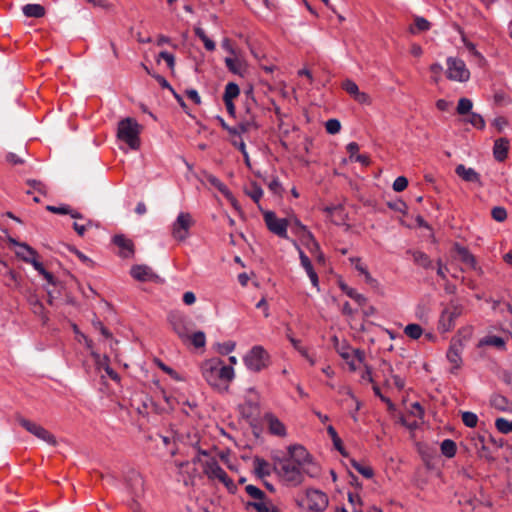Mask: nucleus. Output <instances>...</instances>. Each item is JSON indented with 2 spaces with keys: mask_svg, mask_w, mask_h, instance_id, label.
<instances>
[{
  "mask_svg": "<svg viewBox=\"0 0 512 512\" xmlns=\"http://www.w3.org/2000/svg\"><path fill=\"white\" fill-rule=\"evenodd\" d=\"M46 209L51 213L60 215H68L71 213V207L67 204H62L60 206L48 205L46 206Z\"/></svg>",
  "mask_w": 512,
  "mask_h": 512,
  "instance_id": "de8ad7c7",
  "label": "nucleus"
},
{
  "mask_svg": "<svg viewBox=\"0 0 512 512\" xmlns=\"http://www.w3.org/2000/svg\"><path fill=\"white\" fill-rule=\"evenodd\" d=\"M159 58L163 59L166 63L169 69L173 70L175 67V57L172 53L168 51H161L159 53Z\"/></svg>",
  "mask_w": 512,
  "mask_h": 512,
  "instance_id": "864d4df0",
  "label": "nucleus"
},
{
  "mask_svg": "<svg viewBox=\"0 0 512 512\" xmlns=\"http://www.w3.org/2000/svg\"><path fill=\"white\" fill-rule=\"evenodd\" d=\"M245 491L250 497L259 501L264 500L266 497L265 493L260 488L251 484L245 487Z\"/></svg>",
  "mask_w": 512,
  "mask_h": 512,
  "instance_id": "a18cd8bd",
  "label": "nucleus"
},
{
  "mask_svg": "<svg viewBox=\"0 0 512 512\" xmlns=\"http://www.w3.org/2000/svg\"><path fill=\"white\" fill-rule=\"evenodd\" d=\"M301 468L302 466H299L295 461L284 458L278 459L274 466V470L281 480L291 487H296L303 483L304 476Z\"/></svg>",
  "mask_w": 512,
  "mask_h": 512,
  "instance_id": "f03ea898",
  "label": "nucleus"
},
{
  "mask_svg": "<svg viewBox=\"0 0 512 512\" xmlns=\"http://www.w3.org/2000/svg\"><path fill=\"white\" fill-rule=\"evenodd\" d=\"M264 419L268 424V429L271 434L279 437L286 436L287 432L285 425L275 415L267 413Z\"/></svg>",
  "mask_w": 512,
  "mask_h": 512,
  "instance_id": "6ab92c4d",
  "label": "nucleus"
},
{
  "mask_svg": "<svg viewBox=\"0 0 512 512\" xmlns=\"http://www.w3.org/2000/svg\"><path fill=\"white\" fill-rule=\"evenodd\" d=\"M455 173L466 182L478 183L481 185V176L473 168H467L465 165L459 164L455 168Z\"/></svg>",
  "mask_w": 512,
  "mask_h": 512,
  "instance_id": "aec40b11",
  "label": "nucleus"
},
{
  "mask_svg": "<svg viewBox=\"0 0 512 512\" xmlns=\"http://www.w3.org/2000/svg\"><path fill=\"white\" fill-rule=\"evenodd\" d=\"M8 242L13 246L18 247L15 253L22 261H24V258L31 259L34 256H38L37 251L25 242H19L11 236L8 237Z\"/></svg>",
  "mask_w": 512,
  "mask_h": 512,
  "instance_id": "dca6fc26",
  "label": "nucleus"
},
{
  "mask_svg": "<svg viewBox=\"0 0 512 512\" xmlns=\"http://www.w3.org/2000/svg\"><path fill=\"white\" fill-rule=\"evenodd\" d=\"M37 257L38 256H34L31 259L24 258V262L31 264L33 266V268L39 274H41L45 270V268H44L43 264L37 260Z\"/></svg>",
  "mask_w": 512,
  "mask_h": 512,
  "instance_id": "052dcab7",
  "label": "nucleus"
},
{
  "mask_svg": "<svg viewBox=\"0 0 512 512\" xmlns=\"http://www.w3.org/2000/svg\"><path fill=\"white\" fill-rule=\"evenodd\" d=\"M140 125L134 118L127 117L118 123L117 137L125 142L131 149L140 147Z\"/></svg>",
  "mask_w": 512,
  "mask_h": 512,
  "instance_id": "7ed1b4c3",
  "label": "nucleus"
},
{
  "mask_svg": "<svg viewBox=\"0 0 512 512\" xmlns=\"http://www.w3.org/2000/svg\"><path fill=\"white\" fill-rule=\"evenodd\" d=\"M248 506L253 507L257 512H270L271 508L267 506L266 503L262 501L249 502Z\"/></svg>",
  "mask_w": 512,
  "mask_h": 512,
  "instance_id": "bf43d9fd",
  "label": "nucleus"
},
{
  "mask_svg": "<svg viewBox=\"0 0 512 512\" xmlns=\"http://www.w3.org/2000/svg\"><path fill=\"white\" fill-rule=\"evenodd\" d=\"M112 243L119 248L118 255L122 258H131L135 254L134 243L124 234H116L112 238Z\"/></svg>",
  "mask_w": 512,
  "mask_h": 512,
  "instance_id": "ddd939ff",
  "label": "nucleus"
},
{
  "mask_svg": "<svg viewBox=\"0 0 512 512\" xmlns=\"http://www.w3.org/2000/svg\"><path fill=\"white\" fill-rule=\"evenodd\" d=\"M268 187L269 189L274 193V194H277V195H280L281 192H282V185L279 181V179L277 177L273 178L269 184H268Z\"/></svg>",
  "mask_w": 512,
  "mask_h": 512,
  "instance_id": "4d7b16f0",
  "label": "nucleus"
},
{
  "mask_svg": "<svg viewBox=\"0 0 512 512\" xmlns=\"http://www.w3.org/2000/svg\"><path fill=\"white\" fill-rule=\"evenodd\" d=\"M207 181L210 185L215 187L219 192H221L225 197L230 198L232 194L228 187L216 176L210 174L207 176Z\"/></svg>",
  "mask_w": 512,
  "mask_h": 512,
  "instance_id": "473e14b6",
  "label": "nucleus"
},
{
  "mask_svg": "<svg viewBox=\"0 0 512 512\" xmlns=\"http://www.w3.org/2000/svg\"><path fill=\"white\" fill-rule=\"evenodd\" d=\"M307 499L309 501V508L314 511H323L328 506L327 495L316 489L307 491Z\"/></svg>",
  "mask_w": 512,
  "mask_h": 512,
  "instance_id": "2eb2a0df",
  "label": "nucleus"
},
{
  "mask_svg": "<svg viewBox=\"0 0 512 512\" xmlns=\"http://www.w3.org/2000/svg\"><path fill=\"white\" fill-rule=\"evenodd\" d=\"M93 326L98 329L105 338L112 337V333L103 325L100 320L93 321Z\"/></svg>",
  "mask_w": 512,
  "mask_h": 512,
  "instance_id": "69168bd1",
  "label": "nucleus"
},
{
  "mask_svg": "<svg viewBox=\"0 0 512 512\" xmlns=\"http://www.w3.org/2000/svg\"><path fill=\"white\" fill-rule=\"evenodd\" d=\"M104 361L106 362L105 364V367H104V370L105 372L107 373V375L115 382H119L120 381V376L119 374L110 367V365L108 364L109 362V358L107 356H104Z\"/></svg>",
  "mask_w": 512,
  "mask_h": 512,
  "instance_id": "6e6d98bb",
  "label": "nucleus"
},
{
  "mask_svg": "<svg viewBox=\"0 0 512 512\" xmlns=\"http://www.w3.org/2000/svg\"><path fill=\"white\" fill-rule=\"evenodd\" d=\"M18 423L26 429L29 433L33 434L37 438L43 440L49 445L55 446L57 444L56 438L53 434H51L48 430H46L41 425L32 422L26 418L20 417L18 418Z\"/></svg>",
  "mask_w": 512,
  "mask_h": 512,
  "instance_id": "1a4fd4ad",
  "label": "nucleus"
},
{
  "mask_svg": "<svg viewBox=\"0 0 512 512\" xmlns=\"http://www.w3.org/2000/svg\"><path fill=\"white\" fill-rule=\"evenodd\" d=\"M194 32L195 35L203 42L204 47L208 51H213L215 49V42L206 35L204 29H202L201 27H195Z\"/></svg>",
  "mask_w": 512,
  "mask_h": 512,
  "instance_id": "e433bc0d",
  "label": "nucleus"
},
{
  "mask_svg": "<svg viewBox=\"0 0 512 512\" xmlns=\"http://www.w3.org/2000/svg\"><path fill=\"white\" fill-rule=\"evenodd\" d=\"M220 124L232 136H241L244 133L249 132L251 129H257L258 124L256 123V117L252 113L250 108L246 109V114L238 125L229 126L223 118L218 117Z\"/></svg>",
  "mask_w": 512,
  "mask_h": 512,
  "instance_id": "423d86ee",
  "label": "nucleus"
},
{
  "mask_svg": "<svg viewBox=\"0 0 512 512\" xmlns=\"http://www.w3.org/2000/svg\"><path fill=\"white\" fill-rule=\"evenodd\" d=\"M263 216L265 224L270 232L280 238H288V220L286 218H277L273 211H264Z\"/></svg>",
  "mask_w": 512,
  "mask_h": 512,
  "instance_id": "6e6552de",
  "label": "nucleus"
},
{
  "mask_svg": "<svg viewBox=\"0 0 512 512\" xmlns=\"http://www.w3.org/2000/svg\"><path fill=\"white\" fill-rule=\"evenodd\" d=\"M235 342L227 341L219 345V352L223 355H228L235 348Z\"/></svg>",
  "mask_w": 512,
  "mask_h": 512,
  "instance_id": "13d9d810",
  "label": "nucleus"
},
{
  "mask_svg": "<svg viewBox=\"0 0 512 512\" xmlns=\"http://www.w3.org/2000/svg\"><path fill=\"white\" fill-rule=\"evenodd\" d=\"M325 128L329 134H336L341 129V123L338 119L332 118L326 121Z\"/></svg>",
  "mask_w": 512,
  "mask_h": 512,
  "instance_id": "8fccbe9b",
  "label": "nucleus"
},
{
  "mask_svg": "<svg viewBox=\"0 0 512 512\" xmlns=\"http://www.w3.org/2000/svg\"><path fill=\"white\" fill-rule=\"evenodd\" d=\"M193 224L190 213L180 212L172 225V235L178 241H184L189 236V229Z\"/></svg>",
  "mask_w": 512,
  "mask_h": 512,
  "instance_id": "9d476101",
  "label": "nucleus"
},
{
  "mask_svg": "<svg viewBox=\"0 0 512 512\" xmlns=\"http://www.w3.org/2000/svg\"><path fill=\"white\" fill-rule=\"evenodd\" d=\"M495 427L502 434L512 433V420L499 417L495 420Z\"/></svg>",
  "mask_w": 512,
  "mask_h": 512,
  "instance_id": "a19ab883",
  "label": "nucleus"
},
{
  "mask_svg": "<svg viewBox=\"0 0 512 512\" xmlns=\"http://www.w3.org/2000/svg\"><path fill=\"white\" fill-rule=\"evenodd\" d=\"M225 64L228 68V70L234 74H241L240 67L236 59L231 57L225 58Z\"/></svg>",
  "mask_w": 512,
  "mask_h": 512,
  "instance_id": "5fc2aeb1",
  "label": "nucleus"
},
{
  "mask_svg": "<svg viewBox=\"0 0 512 512\" xmlns=\"http://www.w3.org/2000/svg\"><path fill=\"white\" fill-rule=\"evenodd\" d=\"M204 472L211 479H219L225 470L219 465L217 460L211 459L206 462Z\"/></svg>",
  "mask_w": 512,
  "mask_h": 512,
  "instance_id": "bb28decb",
  "label": "nucleus"
},
{
  "mask_svg": "<svg viewBox=\"0 0 512 512\" xmlns=\"http://www.w3.org/2000/svg\"><path fill=\"white\" fill-rule=\"evenodd\" d=\"M128 490L132 498L143 497L145 492L143 478L138 474L132 476L128 481Z\"/></svg>",
  "mask_w": 512,
  "mask_h": 512,
  "instance_id": "412c9836",
  "label": "nucleus"
},
{
  "mask_svg": "<svg viewBox=\"0 0 512 512\" xmlns=\"http://www.w3.org/2000/svg\"><path fill=\"white\" fill-rule=\"evenodd\" d=\"M246 195H248L255 203H259L263 196V189L256 182H251L250 186L245 189Z\"/></svg>",
  "mask_w": 512,
  "mask_h": 512,
  "instance_id": "f704fd0d",
  "label": "nucleus"
},
{
  "mask_svg": "<svg viewBox=\"0 0 512 512\" xmlns=\"http://www.w3.org/2000/svg\"><path fill=\"white\" fill-rule=\"evenodd\" d=\"M130 275L140 282H147L156 277L153 270L144 264L133 265L130 269Z\"/></svg>",
  "mask_w": 512,
  "mask_h": 512,
  "instance_id": "f3484780",
  "label": "nucleus"
},
{
  "mask_svg": "<svg viewBox=\"0 0 512 512\" xmlns=\"http://www.w3.org/2000/svg\"><path fill=\"white\" fill-rule=\"evenodd\" d=\"M440 449H441V453L444 456H446L447 458H452L456 454L457 446L453 440L445 439L442 441Z\"/></svg>",
  "mask_w": 512,
  "mask_h": 512,
  "instance_id": "c9c22d12",
  "label": "nucleus"
},
{
  "mask_svg": "<svg viewBox=\"0 0 512 512\" xmlns=\"http://www.w3.org/2000/svg\"><path fill=\"white\" fill-rule=\"evenodd\" d=\"M465 122L470 123L473 127L480 130H483L486 125L484 118L475 112H470L468 117L465 119Z\"/></svg>",
  "mask_w": 512,
  "mask_h": 512,
  "instance_id": "58836bf2",
  "label": "nucleus"
},
{
  "mask_svg": "<svg viewBox=\"0 0 512 512\" xmlns=\"http://www.w3.org/2000/svg\"><path fill=\"white\" fill-rule=\"evenodd\" d=\"M343 89L348 93L350 94L351 96H355L358 91H359V88H358V85L352 81V80H349L347 79L346 81L343 82Z\"/></svg>",
  "mask_w": 512,
  "mask_h": 512,
  "instance_id": "603ef678",
  "label": "nucleus"
},
{
  "mask_svg": "<svg viewBox=\"0 0 512 512\" xmlns=\"http://www.w3.org/2000/svg\"><path fill=\"white\" fill-rule=\"evenodd\" d=\"M327 433L331 437L335 449L339 451L341 455L347 456V452L343 447L342 440L338 436L336 429L332 425L327 426Z\"/></svg>",
  "mask_w": 512,
  "mask_h": 512,
  "instance_id": "c756f323",
  "label": "nucleus"
},
{
  "mask_svg": "<svg viewBox=\"0 0 512 512\" xmlns=\"http://www.w3.org/2000/svg\"><path fill=\"white\" fill-rule=\"evenodd\" d=\"M483 346H494L499 350H505L506 342L504 338L496 335H488L479 340L477 347L481 348Z\"/></svg>",
  "mask_w": 512,
  "mask_h": 512,
  "instance_id": "393cba45",
  "label": "nucleus"
},
{
  "mask_svg": "<svg viewBox=\"0 0 512 512\" xmlns=\"http://www.w3.org/2000/svg\"><path fill=\"white\" fill-rule=\"evenodd\" d=\"M351 465L353 468H355L362 476H364L367 479H370L373 477L374 473L371 467L369 466H363L359 462H357L355 459L351 460Z\"/></svg>",
  "mask_w": 512,
  "mask_h": 512,
  "instance_id": "37998d69",
  "label": "nucleus"
},
{
  "mask_svg": "<svg viewBox=\"0 0 512 512\" xmlns=\"http://www.w3.org/2000/svg\"><path fill=\"white\" fill-rule=\"evenodd\" d=\"M22 12L29 18H41L45 15V8L40 4H26L22 7Z\"/></svg>",
  "mask_w": 512,
  "mask_h": 512,
  "instance_id": "cd10ccee",
  "label": "nucleus"
},
{
  "mask_svg": "<svg viewBox=\"0 0 512 512\" xmlns=\"http://www.w3.org/2000/svg\"><path fill=\"white\" fill-rule=\"evenodd\" d=\"M454 250L457 253V255L459 256V259L461 260V262L468 265L472 269L477 268V262H476L474 255L471 254L470 251L466 247L460 245L459 243H455Z\"/></svg>",
  "mask_w": 512,
  "mask_h": 512,
  "instance_id": "b1692460",
  "label": "nucleus"
},
{
  "mask_svg": "<svg viewBox=\"0 0 512 512\" xmlns=\"http://www.w3.org/2000/svg\"><path fill=\"white\" fill-rule=\"evenodd\" d=\"M462 421L465 426L474 428L478 423V416L474 412L464 411L462 412Z\"/></svg>",
  "mask_w": 512,
  "mask_h": 512,
  "instance_id": "79ce46f5",
  "label": "nucleus"
},
{
  "mask_svg": "<svg viewBox=\"0 0 512 512\" xmlns=\"http://www.w3.org/2000/svg\"><path fill=\"white\" fill-rule=\"evenodd\" d=\"M196 348H202L206 343L205 333L202 331L195 332L189 339Z\"/></svg>",
  "mask_w": 512,
  "mask_h": 512,
  "instance_id": "49530a36",
  "label": "nucleus"
},
{
  "mask_svg": "<svg viewBox=\"0 0 512 512\" xmlns=\"http://www.w3.org/2000/svg\"><path fill=\"white\" fill-rule=\"evenodd\" d=\"M463 306L451 301L441 312L438 321V330L441 333L451 331L455 326V320L462 314Z\"/></svg>",
  "mask_w": 512,
  "mask_h": 512,
  "instance_id": "39448f33",
  "label": "nucleus"
},
{
  "mask_svg": "<svg viewBox=\"0 0 512 512\" xmlns=\"http://www.w3.org/2000/svg\"><path fill=\"white\" fill-rule=\"evenodd\" d=\"M410 413L417 417V418H420L422 419L423 416H424V409L423 407L420 405L419 402H414L413 404H411V411Z\"/></svg>",
  "mask_w": 512,
  "mask_h": 512,
  "instance_id": "e2e57ef3",
  "label": "nucleus"
},
{
  "mask_svg": "<svg viewBox=\"0 0 512 512\" xmlns=\"http://www.w3.org/2000/svg\"><path fill=\"white\" fill-rule=\"evenodd\" d=\"M431 28V23L421 16L414 18V26L409 28L410 33L416 34L418 32L428 31Z\"/></svg>",
  "mask_w": 512,
  "mask_h": 512,
  "instance_id": "7c9ffc66",
  "label": "nucleus"
},
{
  "mask_svg": "<svg viewBox=\"0 0 512 512\" xmlns=\"http://www.w3.org/2000/svg\"><path fill=\"white\" fill-rule=\"evenodd\" d=\"M297 249L299 251V258H300V262H301V265L302 267L305 269L312 285L314 287H317L319 286V278H318V275L317 273L315 272L314 268H313V265L309 259V257L304 253V251L299 247L297 246Z\"/></svg>",
  "mask_w": 512,
  "mask_h": 512,
  "instance_id": "a211bd4d",
  "label": "nucleus"
},
{
  "mask_svg": "<svg viewBox=\"0 0 512 512\" xmlns=\"http://www.w3.org/2000/svg\"><path fill=\"white\" fill-rule=\"evenodd\" d=\"M464 344L461 339L453 338L451 344L447 350L446 357L448 361L453 364L451 368V373H456L458 369H460L462 365L461 353L463 350Z\"/></svg>",
  "mask_w": 512,
  "mask_h": 512,
  "instance_id": "f8f14e48",
  "label": "nucleus"
},
{
  "mask_svg": "<svg viewBox=\"0 0 512 512\" xmlns=\"http://www.w3.org/2000/svg\"><path fill=\"white\" fill-rule=\"evenodd\" d=\"M244 364L248 370L260 372L268 366L269 354L263 346H253L244 356Z\"/></svg>",
  "mask_w": 512,
  "mask_h": 512,
  "instance_id": "20e7f679",
  "label": "nucleus"
},
{
  "mask_svg": "<svg viewBox=\"0 0 512 512\" xmlns=\"http://www.w3.org/2000/svg\"><path fill=\"white\" fill-rule=\"evenodd\" d=\"M373 391H374V394L380 398V400L384 403H386L388 405V407L390 409H392L394 407V404L392 403V401L388 398V397H385L382 393H381V390L379 388V386L377 385H374L373 386Z\"/></svg>",
  "mask_w": 512,
  "mask_h": 512,
  "instance_id": "338daca9",
  "label": "nucleus"
},
{
  "mask_svg": "<svg viewBox=\"0 0 512 512\" xmlns=\"http://www.w3.org/2000/svg\"><path fill=\"white\" fill-rule=\"evenodd\" d=\"M473 102L469 98H460L458 101V105L456 108V111L459 115H466L469 114L472 110Z\"/></svg>",
  "mask_w": 512,
  "mask_h": 512,
  "instance_id": "ea45409f",
  "label": "nucleus"
},
{
  "mask_svg": "<svg viewBox=\"0 0 512 512\" xmlns=\"http://www.w3.org/2000/svg\"><path fill=\"white\" fill-rule=\"evenodd\" d=\"M404 333L411 339L417 340L423 334V329L419 324L411 323L404 328Z\"/></svg>",
  "mask_w": 512,
  "mask_h": 512,
  "instance_id": "4c0bfd02",
  "label": "nucleus"
},
{
  "mask_svg": "<svg viewBox=\"0 0 512 512\" xmlns=\"http://www.w3.org/2000/svg\"><path fill=\"white\" fill-rule=\"evenodd\" d=\"M27 184L32 186L39 193L44 194V195L46 194V187L41 181L29 179V180H27Z\"/></svg>",
  "mask_w": 512,
  "mask_h": 512,
  "instance_id": "0e129e2a",
  "label": "nucleus"
},
{
  "mask_svg": "<svg viewBox=\"0 0 512 512\" xmlns=\"http://www.w3.org/2000/svg\"><path fill=\"white\" fill-rule=\"evenodd\" d=\"M333 341L335 343V348H336V351L339 353V355L347 361V363L349 364L350 368L352 370H355L356 367L354 365V362L353 361H349L350 358H351V347L345 342L343 341L341 344L339 343L338 341V338L336 336L333 337Z\"/></svg>",
  "mask_w": 512,
  "mask_h": 512,
  "instance_id": "a878e982",
  "label": "nucleus"
},
{
  "mask_svg": "<svg viewBox=\"0 0 512 512\" xmlns=\"http://www.w3.org/2000/svg\"><path fill=\"white\" fill-rule=\"evenodd\" d=\"M407 185L408 179L404 176H399L394 180L392 187L394 191L401 192L406 189Z\"/></svg>",
  "mask_w": 512,
  "mask_h": 512,
  "instance_id": "3c124183",
  "label": "nucleus"
},
{
  "mask_svg": "<svg viewBox=\"0 0 512 512\" xmlns=\"http://www.w3.org/2000/svg\"><path fill=\"white\" fill-rule=\"evenodd\" d=\"M411 253L413 256V260L417 265H419L425 269L432 268V260L426 253L419 251V250L413 251Z\"/></svg>",
  "mask_w": 512,
  "mask_h": 512,
  "instance_id": "2f4dec72",
  "label": "nucleus"
},
{
  "mask_svg": "<svg viewBox=\"0 0 512 512\" xmlns=\"http://www.w3.org/2000/svg\"><path fill=\"white\" fill-rule=\"evenodd\" d=\"M339 287L342 290V292H344L348 297L357 302L360 306L366 304L367 298L363 294L358 293L354 288L349 287L347 284L343 282H340Z\"/></svg>",
  "mask_w": 512,
  "mask_h": 512,
  "instance_id": "c85d7f7f",
  "label": "nucleus"
},
{
  "mask_svg": "<svg viewBox=\"0 0 512 512\" xmlns=\"http://www.w3.org/2000/svg\"><path fill=\"white\" fill-rule=\"evenodd\" d=\"M168 322L173 331L179 336L182 341L190 339L188 322L186 317L180 312L172 311L168 314Z\"/></svg>",
  "mask_w": 512,
  "mask_h": 512,
  "instance_id": "9b49d317",
  "label": "nucleus"
},
{
  "mask_svg": "<svg viewBox=\"0 0 512 512\" xmlns=\"http://www.w3.org/2000/svg\"><path fill=\"white\" fill-rule=\"evenodd\" d=\"M509 140L499 138L494 141L493 156L498 162H503L508 156Z\"/></svg>",
  "mask_w": 512,
  "mask_h": 512,
  "instance_id": "4be33fe9",
  "label": "nucleus"
},
{
  "mask_svg": "<svg viewBox=\"0 0 512 512\" xmlns=\"http://www.w3.org/2000/svg\"><path fill=\"white\" fill-rule=\"evenodd\" d=\"M301 471L303 475L306 474L311 478L317 477L319 475V467L313 462L312 456L310 457L309 464L303 465Z\"/></svg>",
  "mask_w": 512,
  "mask_h": 512,
  "instance_id": "c03bdc74",
  "label": "nucleus"
},
{
  "mask_svg": "<svg viewBox=\"0 0 512 512\" xmlns=\"http://www.w3.org/2000/svg\"><path fill=\"white\" fill-rule=\"evenodd\" d=\"M290 343L292 344L294 349H296L302 356L309 359L307 349L301 345V342L299 340L295 338H290Z\"/></svg>",
  "mask_w": 512,
  "mask_h": 512,
  "instance_id": "680f3d73",
  "label": "nucleus"
},
{
  "mask_svg": "<svg viewBox=\"0 0 512 512\" xmlns=\"http://www.w3.org/2000/svg\"><path fill=\"white\" fill-rule=\"evenodd\" d=\"M254 474L259 479H264L271 475V466L265 459L255 456L253 459Z\"/></svg>",
  "mask_w": 512,
  "mask_h": 512,
  "instance_id": "5701e85b",
  "label": "nucleus"
},
{
  "mask_svg": "<svg viewBox=\"0 0 512 512\" xmlns=\"http://www.w3.org/2000/svg\"><path fill=\"white\" fill-rule=\"evenodd\" d=\"M240 94V88L238 84L234 82H229L225 86L224 94H223V101L228 102L233 101V99L237 98Z\"/></svg>",
  "mask_w": 512,
  "mask_h": 512,
  "instance_id": "72a5a7b5",
  "label": "nucleus"
},
{
  "mask_svg": "<svg viewBox=\"0 0 512 512\" xmlns=\"http://www.w3.org/2000/svg\"><path fill=\"white\" fill-rule=\"evenodd\" d=\"M447 78L453 81L466 82L470 78V72L463 60L449 57L447 59Z\"/></svg>",
  "mask_w": 512,
  "mask_h": 512,
  "instance_id": "0eeeda50",
  "label": "nucleus"
},
{
  "mask_svg": "<svg viewBox=\"0 0 512 512\" xmlns=\"http://www.w3.org/2000/svg\"><path fill=\"white\" fill-rule=\"evenodd\" d=\"M288 457L284 459H291L295 461L299 466L307 465L310 462L311 455L306 448L299 444H293L288 446Z\"/></svg>",
  "mask_w": 512,
  "mask_h": 512,
  "instance_id": "4468645a",
  "label": "nucleus"
},
{
  "mask_svg": "<svg viewBox=\"0 0 512 512\" xmlns=\"http://www.w3.org/2000/svg\"><path fill=\"white\" fill-rule=\"evenodd\" d=\"M492 218L497 222H503L507 218V211L504 207L495 206L491 211Z\"/></svg>",
  "mask_w": 512,
  "mask_h": 512,
  "instance_id": "09e8293b",
  "label": "nucleus"
},
{
  "mask_svg": "<svg viewBox=\"0 0 512 512\" xmlns=\"http://www.w3.org/2000/svg\"><path fill=\"white\" fill-rule=\"evenodd\" d=\"M201 372L206 382L220 393L228 392L229 384L235 377L232 365L224 364L219 358L204 361Z\"/></svg>",
  "mask_w": 512,
  "mask_h": 512,
  "instance_id": "f257e3e1",
  "label": "nucleus"
},
{
  "mask_svg": "<svg viewBox=\"0 0 512 512\" xmlns=\"http://www.w3.org/2000/svg\"><path fill=\"white\" fill-rule=\"evenodd\" d=\"M346 150L349 153L350 160L353 161L355 156L358 155L359 145L356 142H350L347 144Z\"/></svg>",
  "mask_w": 512,
  "mask_h": 512,
  "instance_id": "774afa93",
  "label": "nucleus"
}]
</instances>
